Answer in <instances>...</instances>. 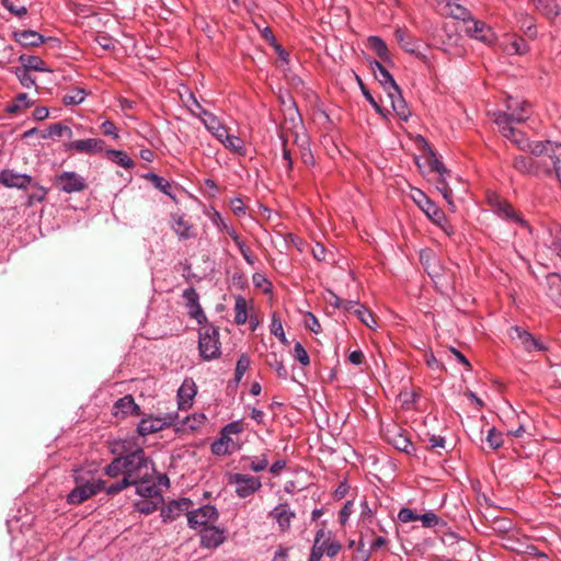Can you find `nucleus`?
<instances>
[{"mask_svg": "<svg viewBox=\"0 0 561 561\" xmlns=\"http://www.w3.org/2000/svg\"><path fill=\"white\" fill-rule=\"evenodd\" d=\"M101 130H102L103 135H105V136H111L114 139L118 138L117 128L112 121H104L101 124Z\"/></svg>", "mask_w": 561, "mask_h": 561, "instance_id": "obj_64", "label": "nucleus"}, {"mask_svg": "<svg viewBox=\"0 0 561 561\" xmlns=\"http://www.w3.org/2000/svg\"><path fill=\"white\" fill-rule=\"evenodd\" d=\"M178 413H168L165 416H148L140 420L137 432L141 436H147L152 433L160 432L168 426L175 423Z\"/></svg>", "mask_w": 561, "mask_h": 561, "instance_id": "obj_7", "label": "nucleus"}, {"mask_svg": "<svg viewBox=\"0 0 561 561\" xmlns=\"http://www.w3.org/2000/svg\"><path fill=\"white\" fill-rule=\"evenodd\" d=\"M427 162L430 171L437 174L435 181L436 188L440 192L445 201L453 206V191L446 182V174H449V171L433 152L428 157Z\"/></svg>", "mask_w": 561, "mask_h": 561, "instance_id": "obj_6", "label": "nucleus"}, {"mask_svg": "<svg viewBox=\"0 0 561 561\" xmlns=\"http://www.w3.org/2000/svg\"><path fill=\"white\" fill-rule=\"evenodd\" d=\"M511 336L513 340H518L525 351L527 352H543L547 347L539 340L535 339L529 332L519 327H513Z\"/></svg>", "mask_w": 561, "mask_h": 561, "instance_id": "obj_15", "label": "nucleus"}, {"mask_svg": "<svg viewBox=\"0 0 561 561\" xmlns=\"http://www.w3.org/2000/svg\"><path fill=\"white\" fill-rule=\"evenodd\" d=\"M87 96V92L81 88H73L67 94L62 96V103L65 105H78L81 104Z\"/></svg>", "mask_w": 561, "mask_h": 561, "instance_id": "obj_41", "label": "nucleus"}, {"mask_svg": "<svg viewBox=\"0 0 561 561\" xmlns=\"http://www.w3.org/2000/svg\"><path fill=\"white\" fill-rule=\"evenodd\" d=\"M214 225L221 231H225L229 237L234 241L239 238V234L237 233L236 229L229 225L219 213H216L213 218Z\"/></svg>", "mask_w": 561, "mask_h": 561, "instance_id": "obj_42", "label": "nucleus"}, {"mask_svg": "<svg viewBox=\"0 0 561 561\" xmlns=\"http://www.w3.org/2000/svg\"><path fill=\"white\" fill-rule=\"evenodd\" d=\"M124 462L123 456L114 458L113 461L105 467V474L111 478H116L119 474L124 476Z\"/></svg>", "mask_w": 561, "mask_h": 561, "instance_id": "obj_44", "label": "nucleus"}, {"mask_svg": "<svg viewBox=\"0 0 561 561\" xmlns=\"http://www.w3.org/2000/svg\"><path fill=\"white\" fill-rule=\"evenodd\" d=\"M62 131H68V126L61 123H56L49 125L45 130H43L41 137L43 139L62 137Z\"/></svg>", "mask_w": 561, "mask_h": 561, "instance_id": "obj_48", "label": "nucleus"}, {"mask_svg": "<svg viewBox=\"0 0 561 561\" xmlns=\"http://www.w3.org/2000/svg\"><path fill=\"white\" fill-rule=\"evenodd\" d=\"M388 442L398 450L408 455L412 454L415 448L410 438L399 428L390 432L387 437Z\"/></svg>", "mask_w": 561, "mask_h": 561, "instance_id": "obj_24", "label": "nucleus"}, {"mask_svg": "<svg viewBox=\"0 0 561 561\" xmlns=\"http://www.w3.org/2000/svg\"><path fill=\"white\" fill-rule=\"evenodd\" d=\"M489 205L491 206L493 213H495L499 217L514 221L522 226H525L526 222L514 210V208L508 204L505 199L500 196L492 194L489 196Z\"/></svg>", "mask_w": 561, "mask_h": 561, "instance_id": "obj_12", "label": "nucleus"}, {"mask_svg": "<svg viewBox=\"0 0 561 561\" xmlns=\"http://www.w3.org/2000/svg\"><path fill=\"white\" fill-rule=\"evenodd\" d=\"M19 61L23 65V68L26 70H34V71H41V72H50L51 71L46 66L45 61L38 56L23 54L19 57Z\"/></svg>", "mask_w": 561, "mask_h": 561, "instance_id": "obj_29", "label": "nucleus"}, {"mask_svg": "<svg viewBox=\"0 0 561 561\" xmlns=\"http://www.w3.org/2000/svg\"><path fill=\"white\" fill-rule=\"evenodd\" d=\"M104 140L100 138H87L72 140L65 145L66 150H73L78 153H99L104 150Z\"/></svg>", "mask_w": 561, "mask_h": 561, "instance_id": "obj_14", "label": "nucleus"}, {"mask_svg": "<svg viewBox=\"0 0 561 561\" xmlns=\"http://www.w3.org/2000/svg\"><path fill=\"white\" fill-rule=\"evenodd\" d=\"M294 356L302 366L310 364L309 355L300 342H297L294 346Z\"/></svg>", "mask_w": 561, "mask_h": 561, "instance_id": "obj_55", "label": "nucleus"}, {"mask_svg": "<svg viewBox=\"0 0 561 561\" xmlns=\"http://www.w3.org/2000/svg\"><path fill=\"white\" fill-rule=\"evenodd\" d=\"M447 8V13L455 19L466 20L469 16V11L461 3L462 0H444Z\"/></svg>", "mask_w": 561, "mask_h": 561, "instance_id": "obj_38", "label": "nucleus"}, {"mask_svg": "<svg viewBox=\"0 0 561 561\" xmlns=\"http://www.w3.org/2000/svg\"><path fill=\"white\" fill-rule=\"evenodd\" d=\"M229 482L236 484V493L242 499L254 494L262 486L261 479L259 477L245 473L231 474Z\"/></svg>", "mask_w": 561, "mask_h": 561, "instance_id": "obj_9", "label": "nucleus"}, {"mask_svg": "<svg viewBox=\"0 0 561 561\" xmlns=\"http://www.w3.org/2000/svg\"><path fill=\"white\" fill-rule=\"evenodd\" d=\"M411 197L422 211L436 225L444 220V213L421 190L412 188Z\"/></svg>", "mask_w": 561, "mask_h": 561, "instance_id": "obj_10", "label": "nucleus"}, {"mask_svg": "<svg viewBox=\"0 0 561 561\" xmlns=\"http://www.w3.org/2000/svg\"><path fill=\"white\" fill-rule=\"evenodd\" d=\"M192 506V501L186 497H182L169 503L167 507L161 510V517L164 523H170L176 519L182 513L187 512Z\"/></svg>", "mask_w": 561, "mask_h": 561, "instance_id": "obj_16", "label": "nucleus"}, {"mask_svg": "<svg viewBox=\"0 0 561 561\" xmlns=\"http://www.w3.org/2000/svg\"><path fill=\"white\" fill-rule=\"evenodd\" d=\"M220 144H222V146L226 149L230 150L233 153H238V154L245 153L244 142L238 136L230 135L229 133L225 134V138H224V140L220 141Z\"/></svg>", "mask_w": 561, "mask_h": 561, "instance_id": "obj_35", "label": "nucleus"}, {"mask_svg": "<svg viewBox=\"0 0 561 561\" xmlns=\"http://www.w3.org/2000/svg\"><path fill=\"white\" fill-rule=\"evenodd\" d=\"M15 75L20 81V83L24 87V88H32L35 85V79L28 73V70L24 69V68H18L15 70Z\"/></svg>", "mask_w": 561, "mask_h": 561, "instance_id": "obj_54", "label": "nucleus"}, {"mask_svg": "<svg viewBox=\"0 0 561 561\" xmlns=\"http://www.w3.org/2000/svg\"><path fill=\"white\" fill-rule=\"evenodd\" d=\"M250 364H251V360L247 354L240 355L239 359L237 360L236 370H234L236 382L241 381L245 371L249 369Z\"/></svg>", "mask_w": 561, "mask_h": 561, "instance_id": "obj_45", "label": "nucleus"}, {"mask_svg": "<svg viewBox=\"0 0 561 561\" xmlns=\"http://www.w3.org/2000/svg\"><path fill=\"white\" fill-rule=\"evenodd\" d=\"M131 483L129 482V480H127L125 477H123L122 480L115 482V483H112L111 485H108L107 488H103L105 489L106 493L108 495H114V494H117L119 493L121 491H123L124 489L130 486Z\"/></svg>", "mask_w": 561, "mask_h": 561, "instance_id": "obj_56", "label": "nucleus"}, {"mask_svg": "<svg viewBox=\"0 0 561 561\" xmlns=\"http://www.w3.org/2000/svg\"><path fill=\"white\" fill-rule=\"evenodd\" d=\"M505 107L506 111H489L488 115L499 127L502 135L516 145L518 149L528 151L535 157L550 154L557 165V181L561 187V142L550 140L530 141L513 126L525 122L530 116L531 106L527 101L508 96Z\"/></svg>", "mask_w": 561, "mask_h": 561, "instance_id": "obj_1", "label": "nucleus"}, {"mask_svg": "<svg viewBox=\"0 0 561 561\" xmlns=\"http://www.w3.org/2000/svg\"><path fill=\"white\" fill-rule=\"evenodd\" d=\"M183 298L186 301V307L192 308L195 305L199 304V296L195 288L188 287L183 291Z\"/></svg>", "mask_w": 561, "mask_h": 561, "instance_id": "obj_59", "label": "nucleus"}, {"mask_svg": "<svg viewBox=\"0 0 561 561\" xmlns=\"http://www.w3.org/2000/svg\"><path fill=\"white\" fill-rule=\"evenodd\" d=\"M398 519L404 524L416 522L419 520V514L409 507H403L398 513Z\"/></svg>", "mask_w": 561, "mask_h": 561, "instance_id": "obj_58", "label": "nucleus"}, {"mask_svg": "<svg viewBox=\"0 0 561 561\" xmlns=\"http://www.w3.org/2000/svg\"><path fill=\"white\" fill-rule=\"evenodd\" d=\"M196 385L193 379H185L178 390V404L180 410H186L192 405L196 396Z\"/></svg>", "mask_w": 561, "mask_h": 561, "instance_id": "obj_19", "label": "nucleus"}, {"mask_svg": "<svg viewBox=\"0 0 561 561\" xmlns=\"http://www.w3.org/2000/svg\"><path fill=\"white\" fill-rule=\"evenodd\" d=\"M1 4L12 14L16 15V16H23L27 13V9L26 7L24 5H15L12 1L10 0H1Z\"/></svg>", "mask_w": 561, "mask_h": 561, "instance_id": "obj_60", "label": "nucleus"}, {"mask_svg": "<svg viewBox=\"0 0 561 561\" xmlns=\"http://www.w3.org/2000/svg\"><path fill=\"white\" fill-rule=\"evenodd\" d=\"M268 365L275 369V371L279 378H283V379L287 378L288 371H287L283 360L278 359L276 354H272V359L268 360Z\"/></svg>", "mask_w": 561, "mask_h": 561, "instance_id": "obj_53", "label": "nucleus"}, {"mask_svg": "<svg viewBox=\"0 0 561 561\" xmlns=\"http://www.w3.org/2000/svg\"><path fill=\"white\" fill-rule=\"evenodd\" d=\"M513 167L523 174L554 176L557 179V165L553 163L550 154H542L541 157L516 156L513 160Z\"/></svg>", "mask_w": 561, "mask_h": 561, "instance_id": "obj_3", "label": "nucleus"}, {"mask_svg": "<svg viewBox=\"0 0 561 561\" xmlns=\"http://www.w3.org/2000/svg\"><path fill=\"white\" fill-rule=\"evenodd\" d=\"M31 102L28 100V95L26 93H20L12 104H9L5 111L10 114L18 113L23 107H28Z\"/></svg>", "mask_w": 561, "mask_h": 561, "instance_id": "obj_46", "label": "nucleus"}, {"mask_svg": "<svg viewBox=\"0 0 561 561\" xmlns=\"http://www.w3.org/2000/svg\"><path fill=\"white\" fill-rule=\"evenodd\" d=\"M123 460L125 461L124 477L129 480L131 484L151 480L153 467L151 460L146 457L142 448L138 447L124 455Z\"/></svg>", "mask_w": 561, "mask_h": 561, "instance_id": "obj_2", "label": "nucleus"}, {"mask_svg": "<svg viewBox=\"0 0 561 561\" xmlns=\"http://www.w3.org/2000/svg\"><path fill=\"white\" fill-rule=\"evenodd\" d=\"M419 520L422 523L423 527L432 528L439 524L440 518L434 512L430 511L422 515L419 514Z\"/></svg>", "mask_w": 561, "mask_h": 561, "instance_id": "obj_51", "label": "nucleus"}, {"mask_svg": "<svg viewBox=\"0 0 561 561\" xmlns=\"http://www.w3.org/2000/svg\"><path fill=\"white\" fill-rule=\"evenodd\" d=\"M548 296L557 305H561V276L558 274H550L547 276Z\"/></svg>", "mask_w": 561, "mask_h": 561, "instance_id": "obj_30", "label": "nucleus"}, {"mask_svg": "<svg viewBox=\"0 0 561 561\" xmlns=\"http://www.w3.org/2000/svg\"><path fill=\"white\" fill-rule=\"evenodd\" d=\"M202 123L205 128L220 142L225 138V134H228V127L224 125L216 115H207L202 118Z\"/></svg>", "mask_w": 561, "mask_h": 561, "instance_id": "obj_26", "label": "nucleus"}, {"mask_svg": "<svg viewBox=\"0 0 561 561\" xmlns=\"http://www.w3.org/2000/svg\"><path fill=\"white\" fill-rule=\"evenodd\" d=\"M242 461L245 462V469H250L254 472L264 471L268 466V459L266 454H262L261 456L257 457L245 456L242 458Z\"/></svg>", "mask_w": 561, "mask_h": 561, "instance_id": "obj_33", "label": "nucleus"}, {"mask_svg": "<svg viewBox=\"0 0 561 561\" xmlns=\"http://www.w3.org/2000/svg\"><path fill=\"white\" fill-rule=\"evenodd\" d=\"M387 94L391 101V105L396 114L400 117V119L408 121L411 113L407 105V102L402 98L400 88L397 85L392 89H389V91H387Z\"/></svg>", "mask_w": 561, "mask_h": 561, "instance_id": "obj_20", "label": "nucleus"}, {"mask_svg": "<svg viewBox=\"0 0 561 561\" xmlns=\"http://www.w3.org/2000/svg\"><path fill=\"white\" fill-rule=\"evenodd\" d=\"M369 47L383 60L388 59V48L386 43L378 36L368 38Z\"/></svg>", "mask_w": 561, "mask_h": 561, "instance_id": "obj_43", "label": "nucleus"}, {"mask_svg": "<svg viewBox=\"0 0 561 561\" xmlns=\"http://www.w3.org/2000/svg\"><path fill=\"white\" fill-rule=\"evenodd\" d=\"M271 333L275 335L283 344L287 343L285 331L282 325L280 318L277 313L272 314Z\"/></svg>", "mask_w": 561, "mask_h": 561, "instance_id": "obj_47", "label": "nucleus"}, {"mask_svg": "<svg viewBox=\"0 0 561 561\" xmlns=\"http://www.w3.org/2000/svg\"><path fill=\"white\" fill-rule=\"evenodd\" d=\"M252 280L255 287L262 288L264 293H270L272 288V284L267 280L264 274L254 273L252 276Z\"/></svg>", "mask_w": 561, "mask_h": 561, "instance_id": "obj_57", "label": "nucleus"}, {"mask_svg": "<svg viewBox=\"0 0 561 561\" xmlns=\"http://www.w3.org/2000/svg\"><path fill=\"white\" fill-rule=\"evenodd\" d=\"M73 479L76 485L67 496L69 504H80L104 488V482L101 479L94 478L90 472L87 474L76 472Z\"/></svg>", "mask_w": 561, "mask_h": 561, "instance_id": "obj_4", "label": "nucleus"}, {"mask_svg": "<svg viewBox=\"0 0 561 561\" xmlns=\"http://www.w3.org/2000/svg\"><path fill=\"white\" fill-rule=\"evenodd\" d=\"M396 38L402 49H404L407 53H416L417 43L405 30L398 28L396 31Z\"/></svg>", "mask_w": 561, "mask_h": 561, "instance_id": "obj_31", "label": "nucleus"}, {"mask_svg": "<svg viewBox=\"0 0 561 561\" xmlns=\"http://www.w3.org/2000/svg\"><path fill=\"white\" fill-rule=\"evenodd\" d=\"M105 156L116 164L125 168L131 169L134 167V161L124 152L116 149H107L105 151Z\"/></svg>", "mask_w": 561, "mask_h": 561, "instance_id": "obj_37", "label": "nucleus"}, {"mask_svg": "<svg viewBox=\"0 0 561 561\" xmlns=\"http://www.w3.org/2000/svg\"><path fill=\"white\" fill-rule=\"evenodd\" d=\"M270 516L277 522L280 530L284 531L289 529L291 519L295 517V513L290 510L287 503H282L270 513Z\"/></svg>", "mask_w": 561, "mask_h": 561, "instance_id": "obj_23", "label": "nucleus"}, {"mask_svg": "<svg viewBox=\"0 0 561 561\" xmlns=\"http://www.w3.org/2000/svg\"><path fill=\"white\" fill-rule=\"evenodd\" d=\"M354 314L360 320V322H363L365 325H367L370 329L376 324V321H375L371 312L368 309H366L363 305L358 306L354 310Z\"/></svg>", "mask_w": 561, "mask_h": 561, "instance_id": "obj_50", "label": "nucleus"}, {"mask_svg": "<svg viewBox=\"0 0 561 561\" xmlns=\"http://www.w3.org/2000/svg\"><path fill=\"white\" fill-rule=\"evenodd\" d=\"M248 321V304L245 298L238 296L234 301V322L244 324Z\"/></svg>", "mask_w": 561, "mask_h": 561, "instance_id": "obj_39", "label": "nucleus"}, {"mask_svg": "<svg viewBox=\"0 0 561 561\" xmlns=\"http://www.w3.org/2000/svg\"><path fill=\"white\" fill-rule=\"evenodd\" d=\"M55 185L59 191L68 194L82 192L88 186L85 179L73 171H64L57 174Z\"/></svg>", "mask_w": 561, "mask_h": 561, "instance_id": "obj_8", "label": "nucleus"}, {"mask_svg": "<svg viewBox=\"0 0 561 561\" xmlns=\"http://www.w3.org/2000/svg\"><path fill=\"white\" fill-rule=\"evenodd\" d=\"M32 182L27 174L16 173L12 170L0 172V183L7 187L26 188Z\"/></svg>", "mask_w": 561, "mask_h": 561, "instance_id": "obj_17", "label": "nucleus"}, {"mask_svg": "<svg viewBox=\"0 0 561 561\" xmlns=\"http://www.w3.org/2000/svg\"><path fill=\"white\" fill-rule=\"evenodd\" d=\"M198 348L201 356L210 360L220 354L219 332L213 325H205L199 331Z\"/></svg>", "mask_w": 561, "mask_h": 561, "instance_id": "obj_5", "label": "nucleus"}, {"mask_svg": "<svg viewBox=\"0 0 561 561\" xmlns=\"http://www.w3.org/2000/svg\"><path fill=\"white\" fill-rule=\"evenodd\" d=\"M12 37L23 47H37L47 41L42 34L32 30L14 31Z\"/></svg>", "mask_w": 561, "mask_h": 561, "instance_id": "obj_18", "label": "nucleus"}, {"mask_svg": "<svg viewBox=\"0 0 561 561\" xmlns=\"http://www.w3.org/2000/svg\"><path fill=\"white\" fill-rule=\"evenodd\" d=\"M528 49L526 41L516 35L512 36L504 47L505 53L508 55H523L526 54Z\"/></svg>", "mask_w": 561, "mask_h": 561, "instance_id": "obj_34", "label": "nucleus"}, {"mask_svg": "<svg viewBox=\"0 0 561 561\" xmlns=\"http://www.w3.org/2000/svg\"><path fill=\"white\" fill-rule=\"evenodd\" d=\"M237 245V248L239 249L242 257L244 259V261L249 264V265H254L255 263V257L254 255L252 254L251 250L245 245V243L240 239V237L238 239H236L233 241Z\"/></svg>", "mask_w": 561, "mask_h": 561, "instance_id": "obj_52", "label": "nucleus"}, {"mask_svg": "<svg viewBox=\"0 0 561 561\" xmlns=\"http://www.w3.org/2000/svg\"><path fill=\"white\" fill-rule=\"evenodd\" d=\"M226 539L224 530L217 527H205L201 534V545L208 549L219 547Z\"/></svg>", "mask_w": 561, "mask_h": 561, "instance_id": "obj_21", "label": "nucleus"}, {"mask_svg": "<svg viewBox=\"0 0 561 561\" xmlns=\"http://www.w3.org/2000/svg\"><path fill=\"white\" fill-rule=\"evenodd\" d=\"M171 229L181 241L195 238L192 225L182 215H172Z\"/></svg>", "mask_w": 561, "mask_h": 561, "instance_id": "obj_22", "label": "nucleus"}, {"mask_svg": "<svg viewBox=\"0 0 561 561\" xmlns=\"http://www.w3.org/2000/svg\"><path fill=\"white\" fill-rule=\"evenodd\" d=\"M114 415H138L140 408L136 404L133 396L127 394L118 399L114 404Z\"/></svg>", "mask_w": 561, "mask_h": 561, "instance_id": "obj_25", "label": "nucleus"}, {"mask_svg": "<svg viewBox=\"0 0 561 561\" xmlns=\"http://www.w3.org/2000/svg\"><path fill=\"white\" fill-rule=\"evenodd\" d=\"M466 33L482 43L492 44L495 41V34L492 28L482 21L469 20L466 26Z\"/></svg>", "mask_w": 561, "mask_h": 561, "instance_id": "obj_13", "label": "nucleus"}, {"mask_svg": "<svg viewBox=\"0 0 561 561\" xmlns=\"http://www.w3.org/2000/svg\"><path fill=\"white\" fill-rule=\"evenodd\" d=\"M371 67L375 71V77L383 85L386 91L398 85L391 73L379 61L375 60L371 62Z\"/></svg>", "mask_w": 561, "mask_h": 561, "instance_id": "obj_28", "label": "nucleus"}, {"mask_svg": "<svg viewBox=\"0 0 561 561\" xmlns=\"http://www.w3.org/2000/svg\"><path fill=\"white\" fill-rule=\"evenodd\" d=\"M486 443L490 445L492 449H499L504 444L503 434L495 427H491L488 431Z\"/></svg>", "mask_w": 561, "mask_h": 561, "instance_id": "obj_49", "label": "nucleus"}, {"mask_svg": "<svg viewBox=\"0 0 561 561\" xmlns=\"http://www.w3.org/2000/svg\"><path fill=\"white\" fill-rule=\"evenodd\" d=\"M210 449L211 453L216 456H224L232 453V448H229L227 445L224 444L222 439L218 438L211 444Z\"/></svg>", "mask_w": 561, "mask_h": 561, "instance_id": "obj_62", "label": "nucleus"}, {"mask_svg": "<svg viewBox=\"0 0 561 561\" xmlns=\"http://www.w3.org/2000/svg\"><path fill=\"white\" fill-rule=\"evenodd\" d=\"M162 500H156V499H141L135 503V508L137 512L141 514H151L153 513L159 505L162 503Z\"/></svg>", "mask_w": 561, "mask_h": 561, "instance_id": "obj_40", "label": "nucleus"}, {"mask_svg": "<svg viewBox=\"0 0 561 561\" xmlns=\"http://www.w3.org/2000/svg\"><path fill=\"white\" fill-rule=\"evenodd\" d=\"M535 9L546 18L553 20L560 14V7L554 0H530Z\"/></svg>", "mask_w": 561, "mask_h": 561, "instance_id": "obj_27", "label": "nucleus"}, {"mask_svg": "<svg viewBox=\"0 0 561 561\" xmlns=\"http://www.w3.org/2000/svg\"><path fill=\"white\" fill-rule=\"evenodd\" d=\"M221 430L230 436L237 435L243 431V423L240 420L233 421L225 425Z\"/></svg>", "mask_w": 561, "mask_h": 561, "instance_id": "obj_63", "label": "nucleus"}, {"mask_svg": "<svg viewBox=\"0 0 561 561\" xmlns=\"http://www.w3.org/2000/svg\"><path fill=\"white\" fill-rule=\"evenodd\" d=\"M217 518L218 511L213 505H204L187 513V523L193 529H197L202 526H204V528L208 527L207 524L217 520Z\"/></svg>", "mask_w": 561, "mask_h": 561, "instance_id": "obj_11", "label": "nucleus"}, {"mask_svg": "<svg viewBox=\"0 0 561 561\" xmlns=\"http://www.w3.org/2000/svg\"><path fill=\"white\" fill-rule=\"evenodd\" d=\"M136 485V493L142 499H156L162 500V496L159 490L154 484L150 483V480H145L144 482H139Z\"/></svg>", "mask_w": 561, "mask_h": 561, "instance_id": "obj_32", "label": "nucleus"}, {"mask_svg": "<svg viewBox=\"0 0 561 561\" xmlns=\"http://www.w3.org/2000/svg\"><path fill=\"white\" fill-rule=\"evenodd\" d=\"M325 533L323 529H320L316 534L314 542L310 551V557L308 561H320L322 556L325 553L324 551V540Z\"/></svg>", "mask_w": 561, "mask_h": 561, "instance_id": "obj_36", "label": "nucleus"}, {"mask_svg": "<svg viewBox=\"0 0 561 561\" xmlns=\"http://www.w3.org/2000/svg\"><path fill=\"white\" fill-rule=\"evenodd\" d=\"M150 179L157 188H159L161 192L165 193L167 195H171L169 192L171 188V185L164 178L152 173V174H150Z\"/></svg>", "mask_w": 561, "mask_h": 561, "instance_id": "obj_61", "label": "nucleus"}]
</instances>
